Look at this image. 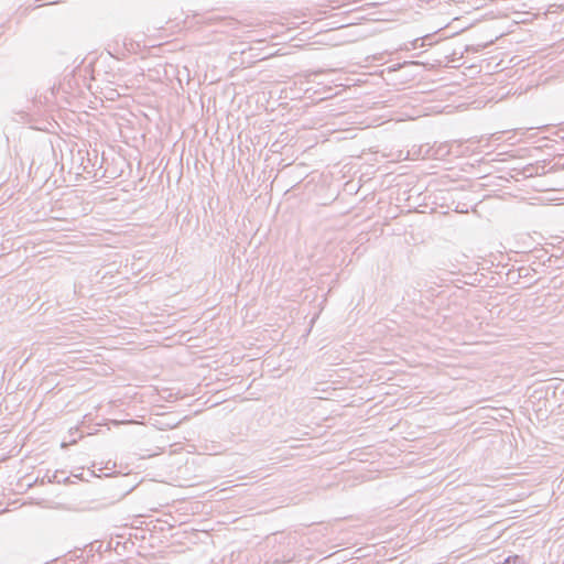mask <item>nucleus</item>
<instances>
[{
  "label": "nucleus",
  "mask_w": 564,
  "mask_h": 564,
  "mask_svg": "<svg viewBox=\"0 0 564 564\" xmlns=\"http://www.w3.org/2000/svg\"><path fill=\"white\" fill-rule=\"evenodd\" d=\"M502 564H527L525 560L520 555L508 556Z\"/></svg>",
  "instance_id": "obj_1"
}]
</instances>
